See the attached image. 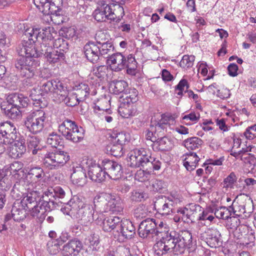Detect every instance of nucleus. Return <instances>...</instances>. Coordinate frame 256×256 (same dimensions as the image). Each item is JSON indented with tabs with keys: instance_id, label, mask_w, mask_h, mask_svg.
I'll return each mask as SVG.
<instances>
[{
	"instance_id": "obj_1",
	"label": "nucleus",
	"mask_w": 256,
	"mask_h": 256,
	"mask_svg": "<svg viewBox=\"0 0 256 256\" xmlns=\"http://www.w3.org/2000/svg\"><path fill=\"white\" fill-rule=\"evenodd\" d=\"M28 40H22L16 47V52L21 58L16 60L14 62L15 72L20 76L25 78L24 84L26 86H31L34 82L33 78L38 62L34 59L35 45L32 40L30 39V34Z\"/></svg>"
},
{
	"instance_id": "obj_2",
	"label": "nucleus",
	"mask_w": 256,
	"mask_h": 256,
	"mask_svg": "<svg viewBox=\"0 0 256 256\" xmlns=\"http://www.w3.org/2000/svg\"><path fill=\"white\" fill-rule=\"evenodd\" d=\"M128 166L133 168H142L148 172L159 170L161 162L152 157L150 152L144 148L134 149L128 154Z\"/></svg>"
},
{
	"instance_id": "obj_3",
	"label": "nucleus",
	"mask_w": 256,
	"mask_h": 256,
	"mask_svg": "<svg viewBox=\"0 0 256 256\" xmlns=\"http://www.w3.org/2000/svg\"><path fill=\"white\" fill-rule=\"evenodd\" d=\"M70 204L72 208L76 210L74 216L82 225L87 226L94 220L98 222L102 220V218L99 220V217L94 214V206L92 204L85 203L84 198L81 196H74Z\"/></svg>"
},
{
	"instance_id": "obj_4",
	"label": "nucleus",
	"mask_w": 256,
	"mask_h": 256,
	"mask_svg": "<svg viewBox=\"0 0 256 256\" xmlns=\"http://www.w3.org/2000/svg\"><path fill=\"white\" fill-rule=\"evenodd\" d=\"M107 58V64L110 68L118 72L126 68V73L130 76H135L136 73L137 62L135 57L132 54L125 57L122 54L116 52Z\"/></svg>"
},
{
	"instance_id": "obj_5",
	"label": "nucleus",
	"mask_w": 256,
	"mask_h": 256,
	"mask_svg": "<svg viewBox=\"0 0 256 256\" xmlns=\"http://www.w3.org/2000/svg\"><path fill=\"white\" fill-rule=\"evenodd\" d=\"M112 10L111 6L101 1L98 6L93 12V17L97 22H102L110 20V22L118 23L124 15V9L120 5L114 6Z\"/></svg>"
},
{
	"instance_id": "obj_6",
	"label": "nucleus",
	"mask_w": 256,
	"mask_h": 256,
	"mask_svg": "<svg viewBox=\"0 0 256 256\" xmlns=\"http://www.w3.org/2000/svg\"><path fill=\"white\" fill-rule=\"evenodd\" d=\"M162 236V238L154 246V253L158 256H162L168 252H173L175 255H179L178 248L177 232L171 230Z\"/></svg>"
},
{
	"instance_id": "obj_7",
	"label": "nucleus",
	"mask_w": 256,
	"mask_h": 256,
	"mask_svg": "<svg viewBox=\"0 0 256 256\" xmlns=\"http://www.w3.org/2000/svg\"><path fill=\"white\" fill-rule=\"evenodd\" d=\"M46 123V114L42 110H38L29 112L24 120V125L27 130L33 134L41 132Z\"/></svg>"
},
{
	"instance_id": "obj_8",
	"label": "nucleus",
	"mask_w": 256,
	"mask_h": 256,
	"mask_svg": "<svg viewBox=\"0 0 256 256\" xmlns=\"http://www.w3.org/2000/svg\"><path fill=\"white\" fill-rule=\"evenodd\" d=\"M58 132L68 140L76 143L82 141L84 136V130L78 127L74 121L66 119L58 126Z\"/></svg>"
},
{
	"instance_id": "obj_9",
	"label": "nucleus",
	"mask_w": 256,
	"mask_h": 256,
	"mask_svg": "<svg viewBox=\"0 0 256 256\" xmlns=\"http://www.w3.org/2000/svg\"><path fill=\"white\" fill-rule=\"evenodd\" d=\"M70 160L68 152L55 150L54 152H48L44 158V166L50 170H57L63 166Z\"/></svg>"
},
{
	"instance_id": "obj_10",
	"label": "nucleus",
	"mask_w": 256,
	"mask_h": 256,
	"mask_svg": "<svg viewBox=\"0 0 256 256\" xmlns=\"http://www.w3.org/2000/svg\"><path fill=\"white\" fill-rule=\"evenodd\" d=\"M36 28L34 30L32 28L30 30H28L25 32V35L30 34V39L32 40L33 42H36L45 41L48 42H53L52 40L54 38V34H56L53 27L47 26L39 31Z\"/></svg>"
},
{
	"instance_id": "obj_11",
	"label": "nucleus",
	"mask_w": 256,
	"mask_h": 256,
	"mask_svg": "<svg viewBox=\"0 0 256 256\" xmlns=\"http://www.w3.org/2000/svg\"><path fill=\"white\" fill-rule=\"evenodd\" d=\"M15 126L10 122H6L0 124V142L4 144L13 143L18 138Z\"/></svg>"
},
{
	"instance_id": "obj_12",
	"label": "nucleus",
	"mask_w": 256,
	"mask_h": 256,
	"mask_svg": "<svg viewBox=\"0 0 256 256\" xmlns=\"http://www.w3.org/2000/svg\"><path fill=\"white\" fill-rule=\"evenodd\" d=\"M64 87V86L62 82L53 80L43 82L42 83L40 90L42 92V94H48L54 98V100H56Z\"/></svg>"
},
{
	"instance_id": "obj_13",
	"label": "nucleus",
	"mask_w": 256,
	"mask_h": 256,
	"mask_svg": "<svg viewBox=\"0 0 256 256\" xmlns=\"http://www.w3.org/2000/svg\"><path fill=\"white\" fill-rule=\"evenodd\" d=\"M102 166L106 174L112 179L118 180L123 173L122 165L117 162L104 159L102 161Z\"/></svg>"
},
{
	"instance_id": "obj_14",
	"label": "nucleus",
	"mask_w": 256,
	"mask_h": 256,
	"mask_svg": "<svg viewBox=\"0 0 256 256\" xmlns=\"http://www.w3.org/2000/svg\"><path fill=\"white\" fill-rule=\"evenodd\" d=\"M211 248H217L222 246L221 234L217 229L208 228L201 236Z\"/></svg>"
},
{
	"instance_id": "obj_15",
	"label": "nucleus",
	"mask_w": 256,
	"mask_h": 256,
	"mask_svg": "<svg viewBox=\"0 0 256 256\" xmlns=\"http://www.w3.org/2000/svg\"><path fill=\"white\" fill-rule=\"evenodd\" d=\"M172 202L166 199V196H162L158 198L154 202V208L157 212L162 216H168L174 213L175 208Z\"/></svg>"
},
{
	"instance_id": "obj_16",
	"label": "nucleus",
	"mask_w": 256,
	"mask_h": 256,
	"mask_svg": "<svg viewBox=\"0 0 256 256\" xmlns=\"http://www.w3.org/2000/svg\"><path fill=\"white\" fill-rule=\"evenodd\" d=\"M156 220L154 218H146L142 220L139 224L138 234L139 236L143 238L154 236V228H156Z\"/></svg>"
},
{
	"instance_id": "obj_17",
	"label": "nucleus",
	"mask_w": 256,
	"mask_h": 256,
	"mask_svg": "<svg viewBox=\"0 0 256 256\" xmlns=\"http://www.w3.org/2000/svg\"><path fill=\"white\" fill-rule=\"evenodd\" d=\"M88 168V176L91 180L98 183L104 180L106 174L105 170L98 164L90 162Z\"/></svg>"
},
{
	"instance_id": "obj_18",
	"label": "nucleus",
	"mask_w": 256,
	"mask_h": 256,
	"mask_svg": "<svg viewBox=\"0 0 256 256\" xmlns=\"http://www.w3.org/2000/svg\"><path fill=\"white\" fill-rule=\"evenodd\" d=\"M178 248L180 254H184L186 248H190L192 245V234L188 230L177 232Z\"/></svg>"
},
{
	"instance_id": "obj_19",
	"label": "nucleus",
	"mask_w": 256,
	"mask_h": 256,
	"mask_svg": "<svg viewBox=\"0 0 256 256\" xmlns=\"http://www.w3.org/2000/svg\"><path fill=\"white\" fill-rule=\"evenodd\" d=\"M117 232L118 236H122L125 238H132L136 234V228L132 222L128 220H122L118 225Z\"/></svg>"
},
{
	"instance_id": "obj_20",
	"label": "nucleus",
	"mask_w": 256,
	"mask_h": 256,
	"mask_svg": "<svg viewBox=\"0 0 256 256\" xmlns=\"http://www.w3.org/2000/svg\"><path fill=\"white\" fill-rule=\"evenodd\" d=\"M83 247L81 241L77 238H74L62 246V254L64 256H76Z\"/></svg>"
},
{
	"instance_id": "obj_21",
	"label": "nucleus",
	"mask_w": 256,
	"mask_h": 256,
	"mask_svg": "<svg viewBox=\"0 0 256 256\" xmlns=\"http://www.w3.org/2000/svg\"><path fill=\"white\" fill-rule=\"evenodd\" d=\"M100 50L98 46L94 42L86 44L84 48V54L86 58L92 63H94L98 60L100 55Z\"/></svg>"
},
{
	"instance_id": "obj_22",
	"label": "nucleus",
	"mask_w": 256,
	"mask_h": 256,
	"mask_svg": "<svg viewBox=\"0 0 256 256\" xmlns=\"http://www.w3.org/2000/svg\"><path fill=\"white\" fill-rule=\"evenodd\" d=\"M40 200H39V204L43 206L44 210L48 212H50L56 207L57 203L55 201L54 198L52 194L48 193V188L42 194L40 192Z\"/></svg>"
},
{
	"instance_id": "obj_23",
	"label": "nucleus",
	"mask_w": 256,
	"mask_h": 256,
	"mask_svg": "<svg viewBox=\"0 0 256 256\" xmlns=\"http://www.w3.org/2000/svg\"><path fill=\"white\" fill-rule=\"evenodd\" d=\"M40 200V192L33 190L28 193L26 196L22 198L20 203L27 210H30L34 206H36Z\"/></svg>"
},
{
	"instance_id": "obj_24",
	"label": "nucleus",
	"mask_w": 256,
	"mask_h": 256,
	"mask_svg": "<svg viewBox=\"0 0 256 256\" xmlns=\"http://www.w3.org/2000/svg\"><path fill=\"white\" fill-rule=\"evenodd\" d=\"M124 208V204L120 196L108 194V211L118 214L122 212Z\"/></svg>"
},
{
	"instance_id": "obj_25",
	"label": "nucleus",
	"mask_w": 256,
	"mask_h": 256,
	"mask_svg": "<svg viewBox=\"0 0 256 256\" xmlns=\"http://www.w3.org/2000/svg\"><path fill=\"white\" fill-rule=\"evenodd\" d=\"M18 138L14 140V144L10 151V156L14 158H21L26 150L25 140L22 138Z\"/></svg>"
},
{
	"instance_id": "obj_26",
	"label": "nucleus",
	"mask_w": 256,
	"mask_h": 256,
	"mask_svg": "<svg viewBox=\"0 0 256 256\" xmlns=\"http://www.w3.org/2000/svg\"><path fill=\"white\" fill-rule=\"evenodd\" d=\"M57 102H64L67 106L73 107L80 104V100L77 96L71 95L68 96V91L66 87L64 86L61 91L60 95L56 100H54Z\"/></svg>"
},
{
	"instance_id": "obj_27",
	"label": "nucleus",
	"mask_w": 256,
	"mask_h": 256,
	"mask_svg": "<svg viewBox=\"0 0 256 256\" xmlns=\"http://www.w3.org/2000/svg\"><path fill=\"white\" fill-rule=\"evenodd\" d=\"M7 98L10 103L19 108H26L30 102L29 98L21 94H12Z\"/></svg>"
},
{
	"instance_id": "obj_28",
	"label": "nucleus",
	"mask_w": 256,
	"mask_h": 256,
	"mask_svg": "<svg viewBox=\"0 0 256 256\" xmlns=\"http://www.w3.org/2000/svg\"><path fill=\"white\" fill-rule=\"evenodd\" d=\"M70 178L74 184L80 186H84L87 182L86 170L80 166L73 168Z\"/></svg>"
},
{
	"instance_id": "obj_29",
	"label": "nucleus",
	"mask_w": 256,
	"mask_h": 256,
	"mask_svg": "<svg viewBox=\"0 0 256 256\" xmlns=\"http://www.w3.org/2000/svg\"><path fill=\"white\" fill-rule=\"evenodd\" d=\"M151 146L154 151H167L172 148L173 144L170 138L163 136L160 138H158L156 141Z\"/></svg>"
},
{
	"instance_id": "obj_30",
	"label": "nucleus",
	"mask_w": 256,
	"mask_h": 256,
	"mask_svg": "<svg viewBox=\"0 0 256 256\" xmlns=\"http://www.w3.org/2000/svg\"><path fill=\"white\" fill-rule=\"evenodd\" d=\"M122 220L118 216L106 217L103 220L102 228L105 232H110L112 230L117 232L118 225L120 226Z\"/></svg>"
},
{
	"instance_id": "obj_31",
	"label": "nucleus",
	"mask_w": 256,
	"mask_h": 256,
	"mask_svg": "<svg viewBox=\"0 0 256 256\" xmlns=\"http://www.w3.org/2000/svg\"><path fill=\"white\" fill-rule=\"evenodd\" d=\"M26 208L20 202H14L12 206L11 212L12 218L14 221L19 222L26 217Z\"/></svg>"
},
{
	"instance_id": "obj_32",
	"label": "nucleus",
	"mask_w": 256,
	"mask_h": 256,
	"mask_svg": "<svg viewBox=\"0 0 256 256\" xmlns=\"http://www.w3.org/2000/svg\"><path fill=\"white\" fill-rule=\"evenodd\" d=\"M94 204L96 210L100 212H108V194L106 196H96L94 199Z\"/></svg>"
},
{
	"instance_id": "obj_33",
	"label": "nucleus",
	"mask_w": 256,
	"mask_h": 256,
	"mask_svg": "<svg viewBox=\"0 0 256 256\" xmlns=\"http://www.w3.org/2000/svg\"><path fill=\"white\" fill-rule=\"evenodd\" d=\"M185 156L183 164L184 166L188 171L194 170L200 160V158L194 152L187 153L186 154Z\"/></svg>"
},
{
	"instance_id": "obj_34",
	"label": "nucleus",
	"mask_w": 256,
	"mask_h": 256,
	"mask_svg": "<svg viewBox=\"0 0 256 256\" xmlns=\"http://www.w3.org/2000/svg\"><path fill=\"white\" fill-rule=\"evenodd\" d=\"M39 46H35V52L34 58L40 57L42 55L45 57L47 56L50 51L52 50V42H48L45 41L38 42Z\"/></svg>"
},
{
	"instance_id": "obj_35",
	"label": "nucleus",
	"mask_w": 256,
	"mask_h": 256,
	"mask_svg": "<svg viewBox=\"0 0 256 256\" xmlns=\"http://www.w3.org/2000/svg\"><path fill=\"white\" fill-rule=\"evenodd\" d=\"M110 100L106 97L103 98L95 104L94 110L96 113H98V112H102V114L106 112V114H111L112 112L110 110Z\"/></svg>"
},
{
	"instance_id": "obj_36",
	"label": "nucleus",
	"mask_w": 256,
	"mask_h": 256,
	"mask_svg": "<svg viewBox=\"0 0 256 256\" xmlns=\"http://www.w3.org/2000/svg\"><path fill=\"white\" fill-rule=\"evenodd\" d=\"M244 206L243 200L240 202L236 201L234 200L232 204L230 206V210H231L232 214H233L234 215V218L235 217H240L242 218H244Z\"/></svg>"
},
{
	"instance_id": "obj_37",
	"label": "nucleus",
	"mask_w": 256,
	"mask_h": 256,
	"mask_svg": "<svg viewBox=\"0 0 256 256\" xmlns=\"http://www.w3.org/2000/svg\"><path fill=\"white\" fill-rule=\"evenodd\" d=\"M30 212V214L34 218H36L38 220V222H42L46 218L45 213L48 210H44L43 206H41L38 203L36 206H34L30 210H28Z\"/></svg>"
},
{
	"instance_id": "obj_38",
	"label": "nucleus",
	"mask_w": 256,
	"mask_h": 256,
	"mask_svg": "<svg viewBox=\"0 0 256 256\" xmlns=\"http://www.w3.org/2000/svg\"><path fill=\"white\" fill-rule=\"evenodd\" d=\"M170 121H174V118L172 116L162 114L161 119L156 124L154 130L158 132H161L162 130H166L167 127L170 126Z\"/></svg>"
},
{
	"instance_id": "obj_39",
	"label": "nucleus",
	"mask_w": 256,
	"mask_h": 256,
	"mask_svg": "<svg viewBox=\"0 0 256 256\" xmlns=\"http://www.w3.org/2000/svg\"><path fill=\"white\" fill-rule=\"evenodd\" d=\"M202 140L198 137H192L184 141V145L188 150H195L199 148L202 144Z\"/></svg>"
},
{
	"instance_id": "obj_40",
	"label": "nucleus",
	"mask_w": 256,
	"mask_h": 256,
	"mask_svg": "<svg viewBox=\"0 0 256 256\" xmlns=\"http://www.w3.org/2000/svg\"><path fill=\"white\" fill-rule=\"evenodd\" d=\"M45 58L49 62L56 63L64 60L65 58V55L63 52H58V50H54L52 48V50L50 51Z\"/></svg>"
},
{
	"instance_id": "obj_41",
	"label": "nucleus",
	"mask_w": 256,
	"mask_h": 256,
	"mask_svg": "<svg viewBox=\"0 0 256 256\" xmlns=\"http://www.w3.org/2000/svg\"><path fill=\"white\" fill-rule=\"evenodd\" d=\"M113 85L112 90L115 94H119L122 93L123 94L126 93L128 87V84L124 80H114L112 86Z\"/></svg>"
},
{
	"instance_id": "obj_42",
	"label": "nucleus",
	"mask_w": 256,
	"mask_h": 256,
	"mask_svg": "<svg viewBox=\"0 0 256 256\" xmlns=\"http://www.w3.org/2000/svg\"><path fill=\"white\" fill-rule=\"evenodd\" d=\"M230 206L228 208L225 206H221L218 208L214 210V216L219 219L228 220L232 218L230 216L232 214L231 210H230Z\"/></svg>"
},
{
	"instance_id": "obj_43",
	"label": "nucleus",
	"mask_w": 256,
	"mask_h": 256,
	"mask_svg": "<svg viewBox=\"0 0 256 256\" xmlns=\"http://www.w3.org/2000/svg\"><path fill=\"white\" fill-rule=\"evenodd\" d=\"M107 149L110 152V154L115 157H120L124 154V146L112 142L108 146Z\"/></svg>"
},
{
	"instance_id": "obj_44",
	"label": "nucleus",
	"mask_w": 256,
	"mask_h": 256,
	"mask_svg": "<svg viewBox=\"0 0 256 256\" xmlns=\"http://www.w3.org/2000/svg\"><path fill=\"white\" fill-rule=\"evenodd\" d=\"M52 45L54 48L58 50V52H63V54H64L68 50L69 42L64 38H58L52 42Z\"/></svg>"
},
{
	"instance_id": "obj_45",
	"label": "nucleus",
	"mask_w": 256,
	"mask_h": 256,
	"mask_svg": "<svg viewBox=\"0 0 256 256\" xmlns=\"http://www.w3.org/2000/svg\"><path fill=\"white\" fill-rule=\"evenodd\" d=\"M40 144L39 138L36 136H30L27 139L26 144L28 150H32L33 154H36L38 150H40L38 144Z\"/></svg>"
},
{
	"instance_id": "obj_46",
	"label": "nucleus",
	"mask_w": 256,
	"mask_h": 256,
	"mask_svg": "<svg viewBox=\"0 0 256 256\" xmlns=\"http://www.w3.org/2000/svg\"><path fill=\"white\" fill-rule=\"evenodd\" d=\"M132 105L123 102L118 108V112L124 118H128L133 115Z\"/></svg>"
},
{
	"instance_id": "obj_47",
	"label": "nucleus",
	"mask_w": 256,
	"mask_h": 256,
	"mask_svg": "<svg viewBox=\"0 0 256 256\" xmlns=\"http://www.w3.org/2000/svg\"><path fill=\"white\" fill-rule=\"evenodd\" d=\"M28 174L30 176V178L35 182L40 181L45 176L43 170L40 167H34L31 168Z\"/></svg>"
},
{
	"instance_id": "obj_48",
	"label": "nucleus",
	"mask_w": 256,
	"mask_h": 256,
	"mask_svg": "<svg viewBox=\"0 0 256 256\" xmlns=\"http://www.w3.org/2000/svg\"><path fill=\"white\" fill-rule=\"evenodd\" d=\"M50 0H34V2L36 8H38L40 12L44 14H50Z\"/></svg>"
},
{
	"instance_id": "obj_49",
	"label": "nucleus",
	"mask_w": 256,
	"mask_h": 256,
	"mask_svg": "<svg viewBox=\"0 0 256 256\" xmlns=\"http://www.w3.org/2000/svg\"><path fill=\"white\" fill-rule=\"evenodd\" d=\"M122 97L124 98L123 102L132 104L138 100V92L136 89H132L128 94L124 93V96L122 95Z\"/></svg>"
},
{
	"instance_id": "obj_50",
	"label": "nucleus",
	"mask_w": 256,
	"mask_h": 256,
	"mask_svg": "<svg viewBox=\"0 0 256 256\" xmlns=\"http://www.w3.org/2000/svg\"><path fill=\"white\" fill-rule=\"evenodd\" d=\"M85 244L92 250H98L100 248L98 238L94 234L88 236L85 240Z\"/></svg>"
},
{
	"instance_id": "obj_51",
	"label": "nucleus",
	"mask_w": 256,
	"mask_h": 256,
	"mask_svg": "<svg viewBox=\"0 0 256 256\" xmlns=\"http://www.w3.org/2000/svg\"><path fill=\"white\" fill-rule=\"evenodd\" d=\"M112 138L113 142L124 146L128 140V135L124 132H114L112 135Z\"/></svg>"
},
{
	"instance_id": "obj_52",
	"label": "nucleus",
	"mask_w": 256,
	"mask_h": 256,
	"mask_svg": "<svg viewBox=\"0 0 256 256\" xmlns=\"http://www.w3.org/2000/svg\"><path fill=\"white\" fill-rule=\"evenodd\" d=\"M62 138L60 136L56 133L52 132L50 134L46 140L47 144L50 145L52 147L56 148L58 146H62L61 143Z\"/></svg>"
},
{
	"instance_id": "obj_53",
	"label": "nucleus",
	"mask_w": 256,
	"mask_h": 256,
	"mask_svg": "<svg viewBox=\"0 0 256 256\" xmlns=\"http://www.w3.org/2000/svg\"><path fill=\"white\" fill-rule=\"evenodd\" d=\"M194 60L195 56L193 55H184L180 62V66L184 68H192L194 65Z\"/></svg>"
},
{
	"instance_id": "obj_54",
	"label": "nucleus",
	"mask_w": 256,
	"mask_h": 256,
	"mask_svg": "<svg viewBox=\"0 0 256 256\" xmlns=\"http://www.w3.org/2000/svg\"><path fill=\"white\" fill-rule=\"evenodd\" d=\"M98 48L100 49V55L104 56L106 54L110 56L114 50V46L111 42H107L104 44H102L98 46Z\"/></svg>"
},
{
	"instance_id": "obj_55",
	"label": "nucleus",
	"mask_w": 256,
	"mask_h": 256,
	"mask_svg": "<svg viewBox=\"0 0 256 256\" xmlns=\"http://www.w3.org/2000/svg\"><path fill=\"white\" fill-rule=\"evenodd\" d=\"M244 218H248L254 211V203L251 198H248L243 200Z\"/></svg>"
},
{
	"instance_id": "obj_56",
	"label": "nucleus",
	"mask_w": 256,
	"mask_h": 256,
	"mask_svg": "<svg viewBox=\"0 0 256 256\" xmlns=\"http://www.w3.org/2000/svg\"><path fill=\"white\" fill-rule=\"evenodd\" d=\"M62 38L68 40L73 38H76V29L73 27L64 28L60 30Z\"/></svg>"
},
{
	"instance_id": "obj_57",
	"label": "nucleus",
	"mask_w": 256,
	"mask_h": 256,
	"mask_svg": "<svg viewBox=\"0 0 256 256\" xmlns=\"http://www.w3.org/2000/svg\"><path fill=\"white\" fill-rule=\"evenodd\" d=\"M48 192L53 195L54 197L56 198H56H62L66 195V192L64 190L59 186L48 188Z\"/></svg>"
},
{
	"instance_id": "obj_58",
	"label": "nucleus",
	"mask_w": 256,
	"mask_h": 256,
	"mask_svg": "<svg viewBox=\"0 0 256 256\" xmlns=\"http://www.w3.org/2000/svg\"><path fill=\"white\" fill-rule=\"evenodd\" d=\"M24 164L20 162H12L10 166V171L12 174L14 176L16 177V176L18 175L17 178L18 177V175L20 174L18 172H23L22 168Z\"/></svg>"
},
{
	"instance_id": "obj_59",
	"label": "nucleus",
	"mask_w": 256,
	"mask_h": 256,
	"mask_svg": "<svg viewBox=\"0 0 256 256\" xmlns=\"http://www.w3.org/2000/svg\"><path fill=\"white\" fill-rule=\"evenodd\" d=\"M108 70L106 66H94L92 68V74L98 78H104Z\"/></svg>"
},
{
	"instance_id": "obj_60",
	"label": "nucleus",
	"mask_w": 256,
	"mask_h": 256,
	"mask_svg": "<svg viewBox=\"0 0 256 256\" xmlns=\"http://www.w3.org/2000/svg\"><path fill=\"white\" fill-rule=\"evenodd\" d=\"M200 114L199 113L196 114L194 112H192L182 117V120L184 121V123L186 125H191L192 124L189 122H188V120H190L196 123L200 120Z\"/></svg>"
},
{
	"instance_id": "obj_61",
	"label": "nucleus",
	"mask_w": 256,
	"mask_h": 256,
	"mask_svg": "<svg viewBox=\"0 0 256 256\" xmlns=\"http://www.w3.org/2000/svg\"><path fill=\"white\" fill-rule=\"evenodd\" d=\"M47 15H50V18L51 21L56 24L59 25L64 22V18L62 14V11L58 12L56 13L50 12V14Z\"/></svg>"
},
{
	"instance_id": "obj_62",
	"label": "nucleus",
	"mask_w": 256,
	"mask_h": 256,
	"mask_svg": "<svg viewBox=\"0 0 256 256\" xmlns=\"http://www.w3.org/2000/svg\"><path fill=\"white\" fill-rule=\"evenodd\" d=\"M50 12L56 13L58 12L62 11V0H50Z\"/></svg>"
},
{
	"instance_id": "obj_63",
	"label": "nucleus",
	"mask_w": 256,
	"mask_h": 256,
	"mask_svg": "<svg viewBox=\"0 0 256 256\" xmlns=\"http://www.w3.org/2000/svg\"><path fill=\"white\" fill-rule=\"evenodd\" d=\"M56 240L49 242L48 244V250L50 254H58L60 250H61L60 248V244Z\"/></svg>"
},
{
	"instance_id": "obj_64",
	"label": "nucleus",
	"mask_w": 256,
	"mask_h": 256,
	"mask_svg": "<svg viewBox=\"0 0 256 256\" xmlns=\"http://www.w3.org/2000/svg\"><path fill=\"white\" fill-rule=\"evenodd\" d=\"M134 216L136 218H142L147 215V210L143 204H140L134 210Z\"/></svg>"
}]
</instances>
